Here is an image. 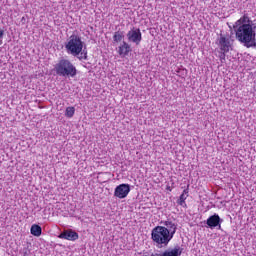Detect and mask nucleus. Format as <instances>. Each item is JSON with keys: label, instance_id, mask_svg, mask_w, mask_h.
Wrapping results in <instances>:
<instances>
[{"label": "nucleus", "instance_id": "obj_1", "mask_svg": "<svg viewBox=\"0 0 256 256\" xmlns=\"http://www.w3.org/2000/svg\"><path fill=\"white\" fill-rule=\"evenodd\" d=\"M234 30L237 41L244 44V47L248 49L256 47V27L253 26V21H251L249 15L244 14L237 20L234 24Z\"/></svg>", "mask_w": 256, "mask_h": 256}, {"label": "nucleus", "instance_id": "obj_2", "mask_svg": "<svg viewBox=\"0 0 256 256\" xmlns=\"http://www.w3.org/2000/svg\"><path fill=\"white\" fill-rule=\"evenodd\" d=\"M152 240L156 243L157 247L161 249V247H167L169 245V241L173 239L171 235H169V230L165 228V226H157L152 230Z\"/></svg>", "mask_w": 256, "mask_h": 256}, {"label": "nucleus", "instance_id": "obj_3", "mask_svg": "<svg viewBox=\"0 0 256 256\" xmlns=\"http://www.w3.org/2000/svg\"><path fill=\"white\" fill-rule=\"evenodd\" d=\"M55 71L60 77H75L77 68L68 59H61L55 65Z\"/></svg>", "mask_w": 256, "mask_h": 256}, {"label": "nucleus", "instance_id": "obj_4", "mask_svg": "<svg viewBox=\"0 0 256 256\" xmlns=\"http://www.w3.org/2000/svg\"><path fill=\"white\" fill-rule=\"evenodd\" d=\"M65 49L67 53H70L73 57H77L83 51V41H81L79 36L71 35L65 45Z\"/></svg>", "mask_w": 256, "mask_h": 256}, {"label": "nucleus", "instance_id": "obj_5", "mask_svg": "<svg viewBox=\"0 0 256 256\" xmlns=\"http://www.w3.org/2000/svg\"><path fill=\"white\" fill-rule=\"evenodd\" d=\"M131 191V186L129 184H120L116 187L114 195L115 197H118V199H125L127 195H129V192Z\"/></svg>", "mask_w": 256, "mask_h": 256}, {"label": "nucleus", "instance_id": "obj_6", "mask_svg": "<svg viewBox=\"0 0 256 256\" xmlns=\"http://www.w3.org/2000/svg\"><path fill=\"white\" fill-rule=\"evenodd\" d=\"M221 223H223V219L219 217V214H214L210 216L206 221V225H208L210 229H215V227L221 229Z\"/></svg>", "mask_w": 256, "mask_h": 256}, {"label": "nucleus", "instance_id": "obj_7", "mask_svg": "<svg viewBox=\"0 0 256 256\" xmlns=\"http://www.w3.org/2000/svg\"><path fill=\"white\" fill-rule=\"evenodd\" d=\"M128 41L139 45L141 43V30L132 29L127 33Z\"/></svg>", "mask_w": 256, "mask_h": 256}, {"label": "nucleus", "instance_id": "obj_8", "mask_svg": "<svg viewBox=\"0 0 256 256\" xmlns=\"http://www.w3.org/2000/svg\"><path fill=\"white\" fill-rule=\"evenodd\" d=\"M59 239H67V241H77L79 234L73 230H66L59 235Z\"/></svg>", "mask_w": 256, "mask_h": 256}, {"label": "nucleus", "instance_id": "obj_9", "mask_svg": "<svg viewBox=\"0 0 256 256\" xmlns=\"http://www.w3.org/2000/svg\"><path fill=\"white\" fill-rule=\"evenodd\" d=\"M129 53H131V46L127 42L123 41L122 45L118 47V54L122 57H127Z\"/></svg>", "mask_w": 256, "mask_h": 256}, {"label": "nucleus", "instance_id": "obj_10", "mask_svg": "<svg viewBox=\"0 0 256 256\" xmlns=\"http://www.w3.org/2000/svg\"><path fill=\"white\" fill-rule=\"evenodd\" d=\"M165 229H167L169 235L173 238L175 233L177 232V224L173 223V221L167 220L164 222Z\"/></svg>", "mask_w": 256, "mask_h": 256}, {"label": "nucleus", "instance_id": "obj_11", "mask_svg": "<svg viewBox=\"0 0 256 256\" xmlns=\"http://www.w3.org/2000/svg\"><path fill=\"white\" fill-rule=\"evenodd\" d=\"M219 45H220L221 51H223L224 53H228L229 47H231L229 39L225 37H220Z\"/></svg>", "mask_w": 256, "mask_h": 256}, {"label": "nucleus", "instance_id": "obj_12", "mask_svg": "<svg viewBox=\"0 0 256 256\" xmlns=\"http://www.w3.org/2000/svg\"><path fill=\"white\" fill-rule=\"evenodd\" d=\"M181 253V247L176 246L174 249L164 251L163 256H181Z\"/></svg>", "mask_w": 256, "mask_h": 256}, {"label": "nucleus", "instance_id": "obj_13", "mask_svg": "<svg viewBox=\"0 0 256 256\" xmlns=\"http://www.w3.org/2000/svg\"><path fill=\"white\" fill-rule=\"evenodd\" d=\"M187 197H189V190L185 189L177 201L178 205H181V207H187V204H185Z\"/></svg>", "mask_w": 256, "mask_h": 256}, {"label": "nucleus", "instance_id": "obj_14", "mask_svg": "<svg viewBox=\"0 0 256 256\" xmlns=\"http://www.w3.org/2000/svg\"><path fill=\"white\" fill-rule=\"evenodd\" d=\"M30 231H31V235H34V237H41V233H42L41 226L37 224H33L31 226Z\"/></svg>", "mask_w": 256, "mask_h": 256}, {"label": "nucleus", "instance_id": "obj_15", "mask_svg": "<svg viewBox=\"0 0 256 256\" xmlns=\"http://www.w3.org/2000/svg\"><path fill=\"white\" fill-rule=\"evenodd\" d=\"M123 37H125L123 35V32H120V31L115 32L113 35L114 43H121V41H123Z\"/></svg>", "mask_w": 256, "mask_h": 256}, {"label": "nucleus", "instance_id": "obj_16", "mask_svg": "<svg viewBox=\"0 0 256 256\" xmlns=\"http://www.w3.org/2000/svg\"><path fill=\"white\" fill-rule=\"evenodd\" d=\"M66 117H73L75 115V107H67L65 112Z\"/></svg>", "mask_w": 256, "mask_h": 256}, {"label": "nucleus", "instance_id": "obj_17", "mask_svg": "<svg viewBox=\"0 0 256 256\" xmlns=\"http://www.w3.org/2000/svg\"><path fill=\"white\" fill-rule=\"evenodd\" d=\"M78 55V59H80V61L83 59H87V52H85V50H82Z\"/></svg>", "mask_w": 256, "mask_h": 256}, {"label": "nucleus", "instance_id": "obj_18", "mask_svg": "<svg viewBox=\"0 0 256 256\" xmlns=\"http://www.w3.org/2000/svg\"><path fill=\"white\" fill-rule=\"evenodd\" d=\"M20 255L29 256V249L27 247H24L23 249L20 250Z\"/></svg>", "mask_w": 256, "mask_h": 256}, {"label": "nucleus", "instance_id": "obj_19", "mask_svg": "<svg viewBox=\"0 0 256 256\" xmlns=\"http://www.w3.org/2000/svg\"><path fill=\"white\" fill-rule=\"evenodd\" d=\"M3 35H5V31L0 29V42L3 39Z\"/></svg>", "mask_w": 256, "mask_h": 256}, {"label": "nucleus", "instance_id": "obj_20", "mask_svg": "<svg viewBox=\"0 0 256 256\" xmlns=\"http://www.w3.org/2000/svg\"><path fill=\"white\" fill-rule=\"evenodd\" d=\"M151 256H163V253L160 254V253H154V254H151Z\"/></svg>", "mask_w": 256, "mask_h": 256}, {"label": "nucleus", "instance_id": "obj_21", "mask_svg": "<svg viewBox=\"0 0 256 256\" xmlns=\"http://www.w3.org/2000/svg\"><path fill=\"white\" fill-rule=\"evenodd\" d=\"M220 59H225V53L220 56Z\"/></svg>", "mask_w": 256, "mask_h": 256}]
</instances>
